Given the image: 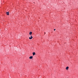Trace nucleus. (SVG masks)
<instances>
[{"instance_id":"nucleus-1","label":"nucleus","mask_w":78,"mask_h":78,"mask_svg":"<svg viewBox=\"0 0 78 78\" xmlns=\"http://www.w3.org/2000/svg\"><path fill=\"white\" fill-rule=\"evenodd\" d=\"M30 37H29V39H33V37H32V36H31Z\"/></svg>"},{"instance_id":"nucleus-2","label":"nucleus","mask_w":78,"mask_h":78,"mask_svg":"<svg viewBox=\"0 0 78 78\" xmlns=\"http://www.w3.org/2000/svg\"><path fill=\"white\" fill-rule=\"evenodd\" d=\"M33 56H34V55H35L36 53L35 52H33Z\"/></svg>"},{"instance_id":"nucleus-3","label":"nucleus","mask_w":78,"mask_h":78,"mask_svg":"<svg viewBox=\"0 0 78 78\" xmlns=\"http://www.w3.org/2000/svg\"><path fill=\"white\" fill-rule=\"evenodd\" d=\"M30 59H32L33 58V56H31L29 57Z\"/></svg>"},{"instance_id":"nucleus-4","label":"nucleus","mask_w":78,"mask_h":78,"mask_svg":"<svg viewBox=\"0 0 78 78\" xmlns=\"http://www.w3.org/2000/svg\"><path fill=\"white\" fill-rule=\"evenodd\" d=\"M68 69H69V67L68 66H67L66 67V70H68Z\"/></svg>"},{"instance_id":"nucleus-5","label":"nucleus","mask_w":78,"mask_h":78,"mask_svg":"<svg viewBox=\"0 0 78 78\" xmlns=\"http://www.w3.org/2000/svg\"><path fill=\"white\" fill-rule=\"evenodd\" d=\"M29 34L30 35H31V34H32V32H30L29 33Z\"/></svg>"},{"instance_id":"nucleus-6","label":"nucleus","mask_w":78,"mask_h":78,"mask_svg":"<svg viewBox=\"0 0 78 78\" xmlns=\"http://www.w3.org/2000/svg\"><path fill=\"white\" fill-rule=\"evenodd\" d=\"M6 14H7V15H8V16L9 15V12H6Z\"/></svg>"},{"instance_id":"nucleus-7","label":"nucleus","mask_w":78,"mask_h":78,"mask_svg":"<svg viewBox=\"0 0 78 78\" xmlns=\"http://www.w3.org/2000/svg\"><path fill=\"white\" fill-rule=\"evenodd\" d=\"M55 30H56V29H54V31H55Z\"/></svg>"},{"instance_id":"nucleus-8","label":"nucleus","mask_w":78,"mask_h":78,"mask_svg":"<svg viewBox=\"0 0 78 78\" xmlns=\"http://www.w3.org/2000/svg\"><path fill=\"white\" fill-rule=\"evenodd\" d=\"M44 34H45V33Z\"/></svg>"}]
</instances>
